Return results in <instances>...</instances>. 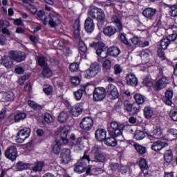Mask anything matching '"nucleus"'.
I'll return each instance as SVG.
<instances>
[{
  "label": "nucleus",
  "instance_id": "1",
  "mask_svg": "<svg viewBox=\"0 0 177 177\" xmlns=\"http://www.w3.org/2000/svg\"><path fill=\"white\" fill-rule=\"evenodd\" d=\"M132 125L128 123L118 122L117 121H112L108 125L109 137L104 140V143L106 146L111 147H115L118 145V142H122V133L125 128H130Z\"/></svg>",
  "mask_w": 177,
  "mask_h": 177
},
{
  "label": "nucleus",
  "instance_id": "2",
  "mask_svg": "<svg viewBox=\"0 0 177 177\" xmlns=\"http://www.w3.org/2000/svg\"><path fill=\"white\" fill-rule=\"evenodd\" d=\"M91 48H94L96 50V54L102 59H106L108 55L116 57L118 56L121 51L118 47L113 46L107 48L104 43L102 42H93L90 44Z\"/></svg>",
  "mask_w": 177,
  "mask_h": 177
},
{
  "label": "nucleus",
  "instance_id": "3",
  "mask_svg": "<svg viewBox=\"0 0 177 177\" xmlns=\"http://www.w3.org/2000/svg\"><path fill=\"white\" fill-rule=\"evenodd\" d=\"M92 153L94 154L93 160L95 162H102L104 163L107 161L106 155L102 153V148L97 145H95L92 148Z\"/></svg>",
  "mask_w": 177,
  "mask_h": 177
},
{
  "label": "nucleus",
  "instance_id": "4",
  "mask_svg": "<svg viewBox=\"0 0 177 177\" xmlns=\"http://www.w3.org/2000/svg\"><path fill=\"white\" fill-rule=\"evenodd\" d=\"M61 19L62 17H60L59 15L50 14L48 17L44 18L43 20V24L44 26L49 24L50 27H56L57 26H59Z\"/></svg>",
  "mask_w": 177,
  "mask_h": 177
},
{
  "label": "nucleus",
  "instance_id": "5",
  "mask_svg": "<svg viewBox=\"0 0 177 177\" xmlns=\"http://www.w3.org/2000/svg\"><path fill=\"white\" fill-rule=\"evenodd\" d=\"M4 156L8 160L10 161H16L17 157H19V152L17 147L15 145H11L6 149Z\"/></svg>",
  "mask_w": 177,
  "mask_h": 177
},
{
  "label": "nucleus",
  "instance_id": "6",
  "mask_svg": "<svg viewBox=\"0 0 177 177\" xmlns=\"http://www.w3.org/2000/svg\"><path fill=\"white\" fill-rule=\"evenodd\" d=\"M106 99V88L104 87H96L93 92V102H102Z\"/></svg>",
  "mask_w": 177,
  "mask_h": 177
},
{
  "label": "nucleus",
  "instance_id": "7",
  "mask_svg": "<svg viewBox=\"0 0 177 177\" xmlns=\"http://www.w3.org/2000/svg\"><path fill=\"white\" fill-rule=\"evenodd\" d=\"M88 150L84 151L83 156L77 160V162L75 165V167H79L80 168V169H84L91 161H93L91 159L89 154H88Z\"/></svg>",
  "mask_w": 177,
  "mask_h": 177
},
{
  "label": "nucleus",
  "instance_id": "8",
  "mask_svg": "<svg viewBox=\"0 0 177 177\" xmlns=\"http://www.w3.org/2000/svg\"><path fill=\"white\" fill-rule=\"evenodd\" d=\"M30 133L31 129H30V127H24L22 129H20L17 134V142L23 143L26 139L30 138Z\"/></svg>",
  "mask_w": 177,
  "mask_h": 177
},
{
  "label": "nucleus",
  "instance_id": "9",
  "mask_svg": "<svg viewBox=\"0 0 177 177\" xmlns=\"http://www.w3.org/2000/svg\"><path fill=\"white\" fill-rule=\"evenodd\" d=\"M106 95L110 97L111 100H115L120 97V93L118 88L112 84H109L105 88Z\"/></svg>",
  "mask_w": 177,
  "mask_h": 177
},
{
  "label": "nucleus",
  "instance_id": "10",
  "mask_svg": "<svg viewBox=\"0 0 177 177\" xmlns=\"http://www.w3.org/2000/svg\"><path fill=\"white\" fill-rule=\"evenodd\" d=\"M88 15L93 17V19H97L99 21H104L106 19V15L104 11L100 8H91L88 11Z\"/></svg>",
  "mask_w": 177,
  "mask_h": 177
},
{
  "label": "nucleus",
  "instance_id": "11",
  "mask_svg": "<svg viewBox=\"0 0 177 177\" xmlns=\"http://www.w3.org/2000/svg\"><path fill=\"white\" fill-rule=\"evenodd\" d=\"M92 127H93V119H92L91 117L84 118L80 123V127L84 132L91 131L92 129Z\"/></svg>",
  "mask_w": 177,
  "mask_h": 177
},
{
  "label": "nucleus",
  "instance_id": "12",
  "mask_svg": "<svg viewBox=\"0 0 177 177\" xmlns=\"http://www.w3.org/2000/svg\"><path fill=\"white\" fill-rule=\"evenodd\" d=\"M101 69V67H90L87 70L82 72L83 77L86 78V80H91V78L96 77Z\"/></svg>",
  "mask_w": 177,
  "mask_h": 177
},
{
  "label": "nucleus",
  "instance_id": "13",
  "mask_svg": "<svg viewBox=\"0 0 177 177\" xmlns=\"http://www.w3.org/2000/svg\"><path fill=\"white\" fill-rule=\"evenodd\" d=\"M71 151L69 149L64 148L61 151L59 156V161L61 164H68L71 160Z\"/></svg>",
  "mask_w": 177,
  "mask_h": 177
},
{
  "label": "nucleus",
  "instance_id": "14",
  "mask_svg": "<svg viewBox=\"0 0 177 177\" xmlns=\"http://www.w3.org/2000/svg\"><path fill=\"white\" fill-rule=\"evenodd\" d=\"M75 172H78V174H83V172H86V175H93L95 171H96V168L95 166L91 165H86L84 169H80V167H75Z\"/></svg>",
  "mask_w": 177,
  "mask_h": 177
},
{
  "label": "nucleus",
  "instance_id": "15",
  "mask_svg": "<svg viewBox=\"0 0 177 177\" xmlns=\"http://www.w3.org/2000/svg\"><path fill=\"white\" fill-rule=\"evenodd\" d=\"M10 57H11L12 60H15V62L20 63V62L25 60L26 53L24 52L11 51L10 53Z\"/></svg>",
  "mask_w": 177,
  "mask_h": 177
},
{
  "label": "nucleus",
  "instance_id": "16",
  "mask_svg": "<svg viewBox=\"0 0 177 177\" xmlns=\"http://www.w3.org/2000/svg\"><path fill=\"white\" fill-rule=\"evenodd\" d=\"M95 136L97 142H104L107 138V131L104 129H97L95 131Z\"/></svg>",
  "mask_w": 177,
  "mask_h": 177
},
{
  "label": "nucleus",
  "instance_id": "17",
  "mask_svg": "<svg viewBox=\"0 0 177 177\" xmlns=\"http://www.w3.org/2000/svg\"><path fill=\"white\" fill-rule=\"evenodd\" d=\"M82 111H84V108L80 104L71 106L70 112L73 117H80L82 114Z\"/></svg>",
  "mask_w": 177,
  "mask_h": 177
},
{
  "label": "nucleus",
  "instance_id": "18",
  "mask_svg": "<svg viewBox=\"0 0 177 177\" xmlns=\"http://www.w3.org/2000/svg\"><path fill=\"white\" fill-rule=\"evenodd\" d=\"M157 13V9L153 8H147L142 11V15L149 20H153Z\"/></svg>",
  "mask_w": 177,
  "mask_h": 177
},
{
  "label": "nucleus",
  "instance_id": "19",
  "mask_svg": "<svg viewBox=\"0 0 177 177\" xmlns=\"http://www.w3.org/2000/svg\"><path fill=\"white\" fill-rule=\"evenodd\" d=\"M167 146H168V143L161 140H157L153 142L151 149L153 150V151L157 152L160 151V150H162V149H164V147H167Z\"/></svg>",
  "mask_w": 177,
  "mask_h": 177
},
{
  "label": "nucleus",
  "instance_id": "20",
  "mask_svg": "<svg viewBox=\"0 0 177 177\" xmlns=\"http://www.w3.org/2000/svg\"><path fill=\"white\" fill-rule=\"evenodd\" d=\"M162 135V129L160 127H156L152 133H148L147 136L150 140H154V139H159Z\"/></svg>",
  "mask_w": 177,
  "mask_h": 177
},
{
  "label": "nucleus",
  "instance_id": "21",
  "mask_svg": "<svg viewBox=\"0 0 177 177\" xmlns=\"http://www.w3.org/2000/svg\"><path fill=\"white\" fill-rule=\"evenodd\" d=\"M84 29L86 32H93L95 30V22H93V19L91 17H88L84 22Z\"/></svg>",
  "mask_w": 177,
  "mask_h": 177
},
{
  "label": "nucleus",
  "instance_id": "22",
  "mask_svg": "<svg viewBox=\"0 0 177 177\" xmlns=\"http://www.w3.org/2000/svg\"><path fill=\"white\" fill-rule=\"evenodd\" d=\"M80 87V88H79L77 91H75L73 93V95L76 100H80L81 99H82V96L84 92H86V88H88V84H81Z\"/></svg>",
  "mask_w": 177,
  "mask_h": 177
},
{
  "label": "nucleus",
  "instance_id": "23",
  "mask_svg": "<svg viewBox=\"0 0 177 177\" xmlns=\"http://www.w3.org/2000/svg\"><path fill=\"white\" fill-rule=\"evenodd\" d=\"M67 135H68V129H67V127H64L60 131L59 142L62 141L64 145H67V143L69 142L68 139L67 138Z\"/></svg>",
  "mask_w": 177,
  "mask_h": 177
},
{
  "label": "nucleus",
  "instance_id": "24",
  "mask_svg": "<svg viewBox=\"0 0 177 177\" xmlns=\"http://www.w3.org/2000/svg\"><path fill=\"white\" fill-rule=\"evenodd\" d=\"M169 80L167 77H162L158 81L156 82L155 86L157 89H162L167 86V84H169Z\"/></svg>",
  "mask_w": 177,
  "mask_h": 177
},
{
  "label": "nucleus",
  "instance_id": "25",
  "mask_svg": "<svg viewBox=\"0 0 177 177\" xmlns=\"http://www.w3.org/2000/svg\"><path fill=\"white\" fill-rule=\"evenodd\" d=\"M103 32L106 37H113L117 33V28L111 26H106L104 28Z\"/></svg>",
  "mask_w": 177,
  "mask_h": 177
},
{
  "label": "nucleus",
  "instance_id": "26",
  "mask_svg": "<svg viewBox=\"0 0 177 177\" xmlns=\"http://www.w3.org/2000/svg\"><path fill=\"white\" fill-rule=\"evenodd\" d=\"M174 97V91L171 90H167L165 93V97L164 99V102L167 106H172V97Z\"/></svg>",
  "mask_w": 177,
  "mask_h": 177
},
{
  "label": "nucleus",
  "instance_id": "27",
  "mask_svg": "<svg viewBox=\"0 0 177 177\" xmlns=\"http://www.w3.org/2000/svg\"><path fill=\"white\" fill-rule=\"evenodd\" d=\"M133 42L136 46H139L140 48H145L146 46H149V41H142L136 36H134Z\"/></svg>",
  "mask_w": 177,
  "mask_h": 177
},
{
  "label": "nucleus",
  "instance_id": "28",
  "mask_svg": "<svg viewBox=\"0 0 177 177\" xmlns=\"http://www.w3.org/2000/svg\"><path fill=\"white\" fill-rule=\"evenodd\" d=\"M16 167L17 171H24L25 169H30L31 168V164L19 161L17 162Z\"/></svg>",
  "mask_w": 177,
  "mask_h": 177
},
{
  "label": "nucleus",
  "instance_id": "29",
  "mask_svg": "<svg viewBox=\"0 0 177 177\" xmlns=\"http://www.w3.org/2000/svg\"><path fill=\"white\" fill-rule=\"evenodd\" d=\"M68 113L66 111H62L58 115V121L61 124H64V122H67V120H68Z\"/></svg>",
  "mask_w": 177,
  "mask_h": 177
},
{
  "label": "nucleus",
  "instance_id": "30",
  "mask_svg": "<svg viewBox=\"0 0 177 177\" xmlns=\"http://www.w3.org/2000/svg\"><path fill=\"white\" fill-rule=\"evenodd\" d=\"M143 111L144 115L147 120H150V118H151V117H153V115L154 114V111H153V108H151V106H145Z\"/></svg>",
  "mask_w": 177,
  "mask_h": 177
},
{
  "label": "nucleus",
  "instance_id": "31",
  "mask_svg": "<svg viewBox=\"0 0 177 177\" xmlns=\"http://www.w3.org/2000/svg\"><path fill=\"white\" fill-rule=\"evenodd\" d=\"M164 158H165V164H167V165L169 164H171V162H172V158H174V156L172 155V151H171L169 149L167 150L165 152Z\"/></svg>",
  "mask_w": 177,
  "mask_h": 177
},
{
  "label": "nucleus",
  "instance_id": "32",
  "mask_svg": "<svg viewBox=\"0 0 177 177\" xmlns=\"http://www.w3.org/2000/svg\"><path fill=\"white\" fill-rule=\"evenodd\" d=\"M74 30L73 34L75 38H78L80 37V34H81V27L80 24V20H76L73 25Z\"/></svg>",
  "mask_w": 177,
  "mask_h": 177
},
{
  "label": "nucleus",
  "instance_id": "33",
  "mask_svg": "<svg viewBox=\"0 0 177 177\" xmlns=\"http://www.w3.org/2000/svg\"><path fill=\"white\" fill-rule=\"evenodd\" d=\"M111 21L115 25L119 31H121V30H122V23L121 22V19H120L118 17L113 16L111 17Z\"/></svg>",
  "mask_w": 177,
  "mask_h": 177
},
{
  "label": "nucleus",
  "instance_id": "34",
  "mask_svg": "<svg viewBox=\"0 0 177 177\" xmlns=\"http://www.w3.org/2000/svg\"><path fill=\"white\" fill-rule=\"evenodd\" d=\"M64 143L60 140L57 141V142L52 147V151L54 154H59L62 150V145Z\"/></svg>",
  "mask_w": 177,
  "mask_h": 177
},
{
  "label": "nucleus",
  "instance_id": "35",
  "mask_svg": "<svg viewBox=\"0 0 177 177\" xmlns=\"http://www.w3.org/2000/svg\"><path fill=\"white\" fill-rule=\"evenodd\" d=\"M31 78V73H26L24 75L21 76L18 79V84L21 86H23L24 85V82H26L27 80H30Z\"/></svg>",
  "mask_w": 177,
  "mask_h": 177
},
{
  "label": "nucleus",
  "instance_id": "36",
  "mask_svg": "<svg viewBox=\"0 0 177 177\" xmlns=\"http://www.w3.org/2000/svg\"><path fill=\"white\" fill-rule=\"evenodd\" d=\"M84 140H86V136L79 137L77 138L75 146L76 147H78V149H80V150H82L84 149Z\"/></svg>",
  "mask_w": 177,
  "mask_h": 177
},
{
  "label": "nucleus",
  "instance_id": "37",
  "mask_svg": "<svg viewBox=\"0 0 177 177\" xmlns=\"http://www.w3.org/2000/svg\"><path fill=\"white\" fill-rule=\"evenodd\" d=\"M27 117V114L24 112H19L15 115L14 121L15 122H19L21 120H24Z\"/></svg>",
  "mask_w": 177,
  "mask_h": 177
},
{
  "label": "nucleus",
  "instance_id": "38",
  "mask_svg": "<svg viewBox=\"0 0 177 177\" xmlns=\"http://www.w3.org/2000/svg\"><path fill=\"white\" fill-rule=\"evenodd\" d=\"M134 147L137 153L140 154L141 156H143V154H146V147H143L139 144H135Z\"/></svg>",
  "mask_w": 177,
  "mask_h": 177
},
{
  "label": "nucleus",
  "instance_id": "39",
  "mask_svg": "<svg viewBox=\"0 0 177 177\" xmlns=\"http://www.w3.org/2000/svg\"><path fill=\"white\" fill-rule=\"evenodd\" d=\"M3 97L7 102H12L15 99V93L11 91H8L4 93Z\"/></svg>",
  "mask_w": 177,
  "mask_h": 177
},
{
  "label": "nucleus",
  "instance_id": "40",
  "mask_svg": "<svg viewBox=\"0 0 177 177\" xmlns=\"http://www.w3.org/2000/svg\"><path fill=\"white\" fill-rule=\"evenodd\" d=\"M42 75L46 78H50L52 77V69L49 67L44 68L42 71Z\"/></svg>",
  "mask_w": 177,
  "mask_h": 177
},
{
  "label": "nucleus",
  "instance_id": "41",
  "mask_svg": "<svg viewBox=\"0 0 177 177\" xmlns=\"http://www.w3.org/2000/svg\"><path fill=\"white\" fill-rule=\"evenodd\" d=\"M44 162H38L35 167H32V171L34 172H41L44 168Z\"/></svg>",
  "mask_w": 177,
  "mask_h": 177
},
{
  "label": "nucleus",
  "instance_id": "42",
  "mask_svg": "<svg viewBox=\"0 0 177 177\" xmlns=\"http://www.w3.org/2000/svg\"><path fill=\"white\" fill-rule=\"evenodd\" d=\"M169 13L171 17H177V6L173 5L170 6Z\"/></svg>",
  "mask_w": 177,
  "mask_h": 177
},
{
  "label": "nucleus",
  "instance_id": "43",
  "mask_svg": "<svg viewBox=\"0 0 177 177\" xmlns=\"http://www.w3.org/2000/svg\"><path fill=\"white\" fill-rule=\"evenodd\" d=\"M145 136V132H143L142 131H136L134 137L137 140H142V139H144Z\"/></svg>",
  "mask_w": 177,
  "mask_h": 177
},
{
  "label": "nucleus",
  "instance_id": "44",
  "mask_svg": "<svg viewBox=\"0 0 177 177\" xmlns=\"http://www.w3.org/2000/svg\"><path fill=\"white\" fill-rule=\"evenodd\" d=\"M124 110L127 111V113H131L132 111V108L133 107V104H131L129 100H126L124 102Z\"/></svg>",
  "mask_w": 177,
  "mask_h": 177
},
{
  "label": "nucleus",
  "instance_id": "45",
  "mask_svg": "<svg viewBox=\"0 0 177 177\" xmlns=\"http://www.w3.org/2000/svg\"><path fill=\"white\" fill-rule=\"evenodd\" d=\"M71 82L73 86H78L81 84V78L78 76L72 77L71 79Z\"/></svg>",
  "mask_w": 177,
  "mask_h": 177
},
{
  "label": "nucleus",
  "instance_id": "46",
  "mask_svg": "<svg viewBox=\"0 0 177 177\" xmlns=\"http://www.w3.org/2000/svg\"><path fill=\"white\" fill-rule=\"evenodd\" d=\"M134 98L137 104H143L145 103V97L140 94H136Z\"/></svg>",
  "mask_w": 177,
  "mask_h": 177
},
{
  "label": "nucleus",
  "instance_id": "47",
  "mask_svg": "<svg viewBox=\"0 0 177 177\" xmlns=\"http://www.w3.org/2000/svg\"><path fill=\"white\" fill-rule=\"evenodd\" d=\"M140 167L141 171H146V169H149V166L147 165V162L146 161V159L142 158L140 160Z\"/></svg>",
  "mask_w": 177,
  "mask_h": 177
},
{
  "label": "nucleus",
  "instance_id": "48",
  "mask_svg": "<svg viewBox=\"0 0 177 177\" xmlns=\"http://www.w3.org/2000/svg\"><path fill=\"white\" fill-rule=\"evenodd\" d=\"M170 44L169 40L167 38L160 40V46L162 49H167Z\"/></svg>",
  "mask_w": 177,
  "mask_h": 177
},
{
  "label": "nucleus",
  "instance_id": "49",
  "mask_svg": "<svg viewBox=\"0 0 177 177\" xmlns=\"http://www.w3.org/2000/svg\"><path fill=\"white\" fill-rule=\"evenodd\" d=\"M43 91L47 96H50V95L53 94V87L52 86H48L43 88Z\"/></svg>",
  "mask_w": 177,
  "mask_h": 177
},
{
  "label": "nucleus",
  "instance_id": "50",
  "mask_svg": "<svg viewBox=\"0 0 177 177\" xmlns=\"http://www.w3.org/2000/svg\"><path fill=\"white\" fill-rule=\"evenodd\" d=\"M126 82L127 85H133V73H131V75H127Z\"/></svg>",
  "mask_w": 177,
  "mask_h": 177
},
{
  "label": "nucleus",
  "instance_id": "51",
  "mask_svg": "<svg viewBox=\"0 0 177 177\" xmlns=\"http://www.w3.org/2000/svg\"><path fill=\"white\" fill-rule=\"evenodd\" d=\"M44 121L47 124H50V122H53V118L50 113H46L44 114Z\"/></svg>",
  "mask_w": 177,
  "mask_h": 177
},
{
  "label": "nucleus",
  "instance_id": "52",
  "mask_svg": "<svg viewBox=\"0 0 177 177\" xmlns=\"http://www.w3.org/2000/svg\"><path fill=\"white\" fill-rule=\"evenodd\" d=\"M10 24L7 20H0V32H2L3 27H10Z\"/></svg>",
  "mask_w": 177,
  "mask_h": 177
},
{
  "label": "nucleus",
  "instance_id": "53",
  "mask_svg": "<svg viewBox=\"0 0 177 177\" xmlns=\"http://www.w3.org/2000/svg\"><path fill=\"white\" fill-rule=\"evenodd\" d=\"M3 66H5V67H9L11 66L12 64H13V61H12V59L10 57H7L6 59L3 60Z\"/></svg>",
  "mask_w": 177,
  "mask_h": 177
},
{
  "label": "nucleus",
  "instance_id": "54",
  "mask_svg": "<svg viewBox=\"0 0 177 177\" xmlns=\"http://www.w3.org/2000/svg\"><path fill=\"white\" fill-rule=\"evenodd\" d=\"M177 38V34L176 33H172L169 35L166 39L169 40V43L174 42V41H176Z\"/></svg>",
  "mask_w": 177,
  "mask_h": 177
},
{
  "label": "nucleus",
  "instance_id": "55",
  "mask_svg": "<svg viewBox=\"0 0 177 177\" xmlns=\"http://www.w3.org/2000/svg\"><path fill=\"white\" fill-rule=\"evenodd\" d=\"M120 39L123 44H125V45H128L129 46H131V43L128 41V39H127L125 34H120Z\"/></svg>",
  "mask_w": 177,
  "mask_h": 177
},
{
  "label": "nucleus",
  "instance_id": "56",
  "mask_svg": "<svg viewBox=\"0 0 177 177\" xmlns=\"http://www.w3.org/2000/svg\"><path fill=\"white\" fill-rule=\"evenodd\" d=\"M26 7L27 9H28V10H30V12L32 13V15H35L38 11V9H37V8H35V6L33 5L28 4V6H26Z\"/></svg>",
  "mask_w": 177,
  "mask_h": 177
},
{
  "label": "nucleus",
  "instance_id": "57",
  "mask_svg": "<svg viewBox=\"0 0 177 177\" xmlns=\"http://www.w3.org/2000/svg\"><path fill=\"white\" fill-rule=\"evenodd\" d=\"M79 49L81 52H86V46L85 45V43L81 40L79 41Z\"/></svg>",
  "mask_w": 177,
  "mask_h": 177
},
{
  "label": "nucleus",
  "instance_id": "58",
  "mask_svg": "<svg viewBox=\"0 0 177 177\" xmlns=\"http://www.w3.org/2000/svg\"><path fill=\"white\" fill-rule=\"evenodd\" d=\"M25 92H28L30 93L32 91V86L31 85V82L26 84L24 86Z\"/></svg>",
  "mask_w": 177,
  "mask_h": 177
},
{
  "label": "nucleus",
  "instance_id": "59",
  "mask_svg": "<svg viewBox=\"0 0 177 177\" xmlns=\"http://www.w3.org/2000/svg\"><path fill=\"white\" fill-rule=\"evenodd\" d=\"M137 56H140L142 59H146L149 57V54L146 51H140L137 53Z\"/></svg>",
  "mask_w": 177,
  "mask_h": 177
},
{
  "label": "nucleus",
  "instance_id": "60",
  "mask_svg": "<svg viewBox=\"0 0 177 177\" xmlns=\"http://www.w3.org/2000/svg\"><path fill=\"white\" fill-rule=\"evenodd\" d=\"M158 56L161 59V60H165V53L162 49L160 48L158 50Z\"/></svg>",
  "mask_w": 177,
  "mask_h": 177
},
{
  "label": "nucleus",
  "instance_id": "61",
  "mask_svg": "<svg viewBox=\"0 0 177 177\" xmlns=\"http://www.w3.org/2000/svg\"><path fill=\"white\" fill-rule=\"evenodd\" d=\"M169 115L173 121H177V111H171Z\"/></svg>",
  "mask_w": 177,
  "mask_h": 177
},
{
  "label": "nucleus",
  "instance_id": "62",
  "mask_svg": "<svg viewBox=\"0 0 177 177\" xmlns=\"http://www.w3.org/2000/svg\"><path fill=\"white\" fill-rule=\"evenodd\" d=\"M24 71H26V70L23 67H16L15 69V73H16V74H19V75L24 74Z\"/></svg>",
  "mask_w": 177,
  "mask_h": 177
},
{
  "label": "nucleus",
  "instance_id": "63",
  "mask_svg": "<svg viewBox=\"0 0 177 177\" xmlns=\"http://www.w3.org/2000/svg\"><path fill=\"white\" fill-rule=\"evenodd\" d=\"M15 26H21V27H24V23H23V20L21 19H15L14 20Z\"/></svg>",
  "mask_w": 177,
  "mask_h": 177
},
{
  "label": "nucleus",
  "instance_id": "64",
  "mask_svg": "<svg viewBox=\"0 0 177 177\" xmlns=\"http://www.w3.org/2000/svg\"><path fill=\"white\" fill-rule=\"evenodd\" d=\"M145 86H147L148 88H151V86L153 85V82H151V80L150 79H147L146 78L144 81H143Z\"/></svg>",
  "mask_w": 177,
  "mask_h": 177
}]
</instances>
